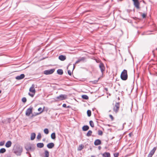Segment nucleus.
<instances>
[{
	"label": "nucleus",
	"mask_w": 157,
	"mask_h": 157,
	"mask_svg": "<svg viewBox=\"0 0 157 157\" xmlns=\"http://www.w3.org/2000/svg\"><path fill=\"white\" fill-rule=\"evenodd\" d=\"M90 125L92 128L94 127V124L93 122L92 121H90L89 122Z\"/></svg>",
	"instance_id": "30"
},
{
	"label": "nucleus",
	"mask_w": 157,
	"mask_h": 157,
	"mask_svg": "<svg viewBox=\"0 0 157 157\" xmlns=\"http://www.w3.org/2000/svg\"><path fill=\"white\" fill-rule=\"evenodd\" d=\"M132 135V133H130L128 135L129 136L131 137Z\"/></svg>",
	"instance_id": "46"
},
{
	"label": "nucleus",
	"mask_w": 157,
	"mask_h": 157,
	"mask_svg": "<svg viewBox=\"0 0 157 157\" xmlns=\"http://www.w3.org/2000/svg\"><path fill=\"white\" fill-rule=\"evenodd\" d=\"M67 73L68 74L70 75H71V71L70 70H68Z\"/></svg>",
	"instance_id": "39"
},
{
	"label": "nucleus",
	"mask_w": 157,
	"mask_h": 157,
	"mask_svg": "<svg viewBox=\"0 0 157 157\" xmlns=\"http://www.w3.org/2000/svg\"><path fill=\"white\" fill-rule=\"evenodd\" d=\"M71 65V64H69V65H69H69Z\"/></svg>",
	"instance_id": "54"
},
{
	"label": "nucleus",
	"mask_w": 157,
	"mask_h": 157,
	"mask_svg": "<svg viewBox=\"0 0 157 157\" xmlns=\"http://www.w3.org/2000/svg\"><path fill=\"white\" fill-rule=\"evenodd\" d=\"M79 62H80V61L78 59V60L75 63V64H76L78 63H79Z\"/></svg>",
	"instance_id": "45"
},
{
	"label": "nucleus",
	"mask_w": 157,
	"mask_h": 157,
	"mask_svg": "<svg viewBox=\"0 0 157 157\" xmlns=\"http://www.w3.org/2000/svg\"><path fill=\"white\" fill-rule=\"evenodd\" d=\"M98 148L99 150H100L101 149V147L100 146L98 147Z\"/></svg>",
	"instance_id": "47"
},
{
	"label": "nucleus",
	"mask_w": 157,
	"mask_h": 157,
	"mask_svg": "<svg viewBox=\"0 0 157 157\" xmlns=\"http://www.w3.org/2000/svg\"><path fill=\"white\" fill-rule=\"evenodd\" d=\"M155 50H157V48L155 49V50H154L152 51L153 54L154 56H155Z\"/></svg>",
	"instance_id": "42"
},
{
	"label": "nucleus",
	"mask_w": 157,
	"mask_h": 157,
	"mask_svg": "<svg viewBox=\"0 0 157 157\" xmlns=\"http://www.w3.org/2000/svg\"><path fill=\"white\" fill-rule=\"evenodd\" d=\"M57 74L59 75H62L63 74V70L61 69H58L57 70Z\"/></svg>",
	"instance_id": "21"
},
{
	"label": "nucleus",
	"mask_w": 157,
	"mask_h": 157,
	"mask_svg": "<svg viewBox=\"0 0 157 157\" xmlns=\"http://www.w3.org/2000/svg\"><path fill=\"white\" fill-rule=\"evenodd\" d=\"M119 99V98H118V99Z\"/></svg>",
	"instance_id": "55"
},
{
	"label": "nucleus",
	"mask_w": 157,
	"mask_h": 157,
	"mask_svg": "<svg viewBox=\"0 0 157 157\" xmlns=\"http://www.w3.org/2000/svg\"><path fill=\"white\" fill-rule=\"evenodd\" d=\"M36 137V134L35 133H32L31 134V140H34Z\"/></svg>",
	"instance_id": "19"
},
{
	"label": "nucleus",
	"mask_w": 157,
	"mask_h": 157,
	"mask_svg": "<svg viewBox=\"0 0 157 157\" xmlns=\"http://www.w3.org/2000/svg\"><path fill=\"white\" fill-rule=\"evenodd\" d=\"M99 67L101 71L102 74L105 70V67L103 63H99Z\"/></svg>",
	"instance_id": "10"
},
{
	"label": "nucleus",
	"mask_w": 157,
	"mask_h": 157,
	"mask_svg": "<svg viewBox=\"0 0 157 157\" xmlns=\"http://www.w3.org/2000/svg\"><path fill=\"white\" fill-rule=\"evenodd\" d=\"M91 157H95V156H94V155H91Z\"/></svg>",
	"instance_id": "52"
},
{
	"label": "nucleus",
	"mask_w": 157,
	"mask_h": 157,
	"mask_svg": "<svg viewBox=\"0 0 157 157\" xmlns=\"http://www.w3.org/2000/svg\"><path fill=\"white\" fill-rule=\"evenodd\" d=\"M44 133L46 134H48L49 133L48 129L47 128L44 129Z\"/></svg>",
	"instance_id": "32"
},
{
	"label": "nucleus",
	"mask_w": 157,
	"mask_h": 157,
	"mask_svg": "<svg viewBox=\"0 0 157 157\" xmlns=\"http://www.w3.org/2000/svg\"><path fill=\"white\" fill-rule=\"evenodd\" d=\"M44 157H49V152L47 150H45L44 151Z\"/></svg>",
	"instance_id": "22"
},
{
	"label": "nucleus",
	"mask_w": 157,
	"mask_h": 157,
	"mask_svg": "<svg viewBox=\"0 0 157 157\" xmlns=\"http://www.w3.org/2000/svg\"><path fill=\"white\" fill-rule=\"evenodd\" d=\"M26 154H29V155H30V156H31V155H30V153H29L28 152H26Z\"/></svg>",
	"instance_id": "50"
},
{
	"label": "nucleus",
	"mask_w": 157,
	"mask_h": 157,
	"mask_svg": "<svg viewBox=\"0 0 157 157\" xmlns=\"http://www.w3.org/2000/svg\"><path fill=\"white\" fill-rule=\"evenodd\" d=\"M25 77V75L24 74H21L20 75L17 76L15 77V78L18 80L21 79Z\"/></svg>",
	"instance_id": "11"
},
{
	"label": "nucleus",
	"mask_w": 157,
	"mask_h": 157,
	"mask_svg": "<svg viewBox=\"0 0 157 157\" xmlns=\"http://www.w3.org/2000/svg\"><path fill=\"white\" fill-rule=\"evenodd\" d=\"M89 126L87 125H84L82 128V129L83 131H86L89 129Z\"/></svg>",
	"instance_id": "18"
},
{
	"label": "nucleus",
	"mask_w": 157,
	"mask_h": 157,
	"mask_svg": "<svg viewBox=\"0 0 157 157\" xmlns=\"http://www.w3.org/2000/svg\"><path fill=\"white\" fill-rule=\"evenodd\" d=\"M146 14L145 13H143L142 15V17L143 18H145L146 17Z\"/></svg>",
	"instance_id": "41"
},
{
	"label": "nucleus",
	"mask_w": 157,
	"mask_h": 157,
	"mask_svg": "<svg viewBox=\"0 0 157 157\" xmlns=\"http://www.w3.org/2000/svg\"><path fill=\"white\" fill-rule=\"evenodd\" d=\"M67 98V96L66 94H61L56 97L57 101H62L66 99Z\"/></svg>",
	"instance_id": "3"
},
{
	"label": "nucleus",
	"mask_w": 157,
	"mask_h": 157,
	"mask_svg": "<svg viewBox=\"0 0 157 157\" xmlns=\"http://www.w3.org/2000/svg\"><path fill=\"white\" fill-rule=\"evenodd\" d=\"M12 142L10 141H8L5 144V146L6 147H9L11 146Z\"/></svg>",
	"instance_id": "17"
},
{
	"label": "nucleus",
	"mask_w": 157,
	"mask_h": 157,
	"mask_svg": "<svg viewBox=\"0 0 157 157\" xmlns=\"http://www.w3.org/2000/svg\"><path fill=\"white\" fill-rule=\"evenodd\" d=\"M25 149L27 151H33L34 150L35 148L32 147L30 145H27L25 147Z\"/></svg>",
	"instance_id": "6"
},
{
	"label": "nucleus",
	"mask_w": 157,
	"mask_h": 157,
	"mask_svg": "<svg viewBox=\"0 0 157 157\" xmlns=\"http://www.w3.org/2000/svg\"><path fill=\"white\" fill-rule=\"evenodd\" d=\"M120 107V103L119 102L116 103L115 104V106L113 108V111L116 113H117Z\"/></svg>",
	"instance_id": "7"
},
{
	"label": "nucleus",
	"mask_w": 157,
	"mask_h": 157,
	"mask_svg": "<svg viewBox=\"0 0 157 157\" xmlns=\"http://www.w3.org/2000/svg\"><path fill=\"white\" fill-rule=\"evenodd\" d=\"M125 124V123L123 124V128H124V125Z\"/></svg>",
	"instance_id": "51"
},
{
	"label": "nucleus",
	"mask_w": 157,
	"mask_h": 157,
	"mask_svg": "<svg viewBox=\"0 0 157 157\" xmlns=\"http://www.w3.org/2000/svg\"><path fill=\"white\" fill-rule=\"evenodd\" d=\"M128 77V76L127 71L124 69L121 73V78L122 80L125 81L127 79Z\"/></svg>",
	"instance_id": "2"
},
{
	"label": "nucleus",
	"mask_w": 157,
	"mask_h": 157,
	"mask_svg": "<svg viewBox=\"0 0 157 157\" xmlns=\"http://www.w3.org/2000/svg\"><path fill=\"white\" fill-rule=\"evenodd\" d=\"M54 144L53 143H50L47 144V147L49 149H51L54 147Z\"/></svg>",
	"instance_id": "14"
},
{
	"label": "nucleus",
	"mask_w": 157,
	"mask_h": 157,
	"mask_svg": "<svg viewBox=\"0 0 157 157\" xmlns=\"http://www.w3.org/2000/svg\"><path fill=\"white\" fill-rule=\"evenodd\" d=\"M82 98L84 99L88 100L89 99V97L86 95H83L82 96Z\"/></svg>",
	"instance_id": "24"
},
{
	"label": "nucleus",
	"mask_w": 157,
	"mask_h": 157,
	"mask_svg": "<svg viewBox=\"0 0 157 157\" xmlns=\"http://www.w3.org/2000/svg\"><path fill=\"white\" fill-rule=\"evenodd\" d=\"M92 133V131L91 130H90L86 134V136H87L89 137L91 135Z\"/></svg>",
	"instance_id": "25"
},
{
	"label": "nucleus",
	"mask_w": 157,
	"mask_h": 157,
	"mask_svg": "<svg viewBox=\"0 0 157 157\" xmlns=\"http://www.w3.org/2000/svg\"><path fill=\"white\" fill-rule=\"evenodd\" d=\"M44 108L45 107L44 106V107L42 110L39 113H35V114H33L32 116H36L37 115H38L39 114H40L42 112H43L44 110Z\"/></svg>",
	"instance_id": "27"
},
{
	"label": "nucleus",
	"mask_w": 157,
	"mask_h": 157,
	"mask_svg": "<svg viewBox=\"0 0 157 157\" xmlns=\"http://www.w3.org/2000/svg\"><path fill=\"white\" fill-rule=\"evenodd\" d=\"M37 139L38 140H40L41 138V135L40 133H39L37 136Z\"/></svg>",
	"instance_id": "33"
},
{
	"label": "nucleus",
	"mask_w": 157,
	"mask_h": 157,
	"mask_svg": "<svg viewBox=\"0 0 157 157\" xmlns=\"http://www.w3.org/2000/svg\"><path fill=\"white\" fill-rule=\"evenodd\" d=\"M21 100L23 102L25 103L26 101L27 100L25 97H23L22 98Z\"/></svg>",
	"instance_id": "35"
},
{
	"label": "nucleus",
	"mask_w": 157,
	"mask_h": 157,
	"mask_svg": "<svg viewBox=\"0 0 157 157\" xmlns=\"http://www.w3.org/2000/svg\"><path fill=\"white\" fill-rule=\"evenodd\" d=\"M133 2V5L137 9H139L140 8V3L138 0H132Z\"/></svg>",
	"instance_id": "4"
},
{
	"label": "nucleus",
	"mask_w": 157,
	"mask_h": 157,
	"mask_svg": "<svg viewBox=\"0 0 157 157\" xmlns=\"http://www.w3.org/2000/svg\"><path fill=\"white\" fill-rule=\"evenodd\" d=\"M44 146V144L43 143H38L37 144V146L38 147L41 148Z\"/></svg>",
	"instance_id": "20"
},
{
	"label": "nucleus",
	"mask_w": 157,
	"mask_h": 157,
	"mask_svg": "<svg viewBox=\"0 0 157 157\" xmlns=\"http://www.w3.org/2000/svg\"><path fill=\"white\" fill-rule=\"evenodd\" d=\"M107 125L109 126H110L109 124H107Z\"/></svg>",
	"instance_id": "53"
},
{
	"label": "nucleus",
	"mask_w": 157,
	"mask_h": 157,
	"mask_svg": "<svg viewBox=\"0 0 157 157\" xmlns=\"http://www.w3.org/2000/svg\"><path fill=\"white\" fill-rule=\"evenodd\" d=\"M113 155L114 157H118L119 155V153H114Z\"/></svg>",
	"instance_id": "36"
},
{
	"label": "nucleus",
	"mask_w": 157,
	"mask_h": 157,
	"mask_svg": "<svg viewBox=\"0 0 157 157\" xmlns=\"http://www.w3.org/2000/svg\"><path fill=\"white\" fill-rule=\"evenodd\" d=\"M80 62L81 61L84 62L86 59V58L85 57H82L78 59Z\"/></svg>",
	"instance_id": "28"
},
{
	"label": "nucleus",
	"mask_w": 157,
	"mask_h": 157,
	"mask_svg": "<svg viewBox=\"0 0 157 157\" xmlns=\"http://www.w3.org/2000/svg\"><path fill=\"white\" fill-rule=\"evenodd\" d=\"M109 117L111 118L112 121H113L114 120V118L112 115H109Z\"/></svg>",
	"instance_id": "40"
},
{
	"label": "nucleus",
	"mask_w": 157,
	"mask_h": 157,
	"mask_svg": "<svg viewBox=\"0 0 157 157\" xmlns=\"http://www.w3.org/2000/svg\"><path fill=\"white\" fill-rule=\"evenodd\" d=\"M87 115L88 117H90L91 115V111L90 110H88L87 112Z\"/></svg>",
	"instance_id": "31"
},
{
	"label": "nucleus",
	"mask_w": 157,
	"mask_h": 157,
	"mask_svg": "<svg viewBox=\"0 0 157 157\" xmlns=\"http://www.w3.org/2000/svg\"><path fill=\"white\" fill-rule=\"evenodd\" d=\"M30 157H31V156H30Z\"/></svg>",
	"instance_id": "57"
},
{
	"label": "nucleus",
	"mask_w": 157,
	"mask_h": 157,
	"mask_svg": "<svg viewBox=\"0 0 157 157\" xmlns=\"http://www.w3.org/2000/svg\"><path fill=\"white\" fill-rule=\"evenodd\" d=\"M101 141L99 139H96L94 142V144L95 145L98 146L101 144Z\"/></svg>",
	"instance_id": "13"
},
{
	"label": "nucleus",
	"mask_w": 157,
	"mask_h": 157,
	"mask_svg": "<svg viewBox=\"0 0 157 157\" xmlns=\"http://www.w3.org/2000/svg\"><path fill=\"white\" fill-rule=\"evenodd\" d=\"M33 107H30L26 111L25 115L27 116H29L30 114H31L32 112Z\"/></svg>",
	"instance_id": "8"
},
{
	"label": "nucleus",
	"mask_w": 157,
	"mask_h": 157,
	"mask_svg": "<svg viewBox=\"0 0 157 157\" xmlns=\"http://www.w3.org/2000/svg\"><path fill=\"white\" fill-rule=\"evenodd\" d=\"M4 144H5V142L4 141L0 142V146H3L4 145Z\"/></svg>",
	"instance_id": "37"
},
{
	"label": "nucleus",
	"mask_w": 157,
	"mask_h": 157,
	"mask_svg": "<svg viewBox=\"0 0 157 157\" xmlns=\"http://www.w3.org/2000/svg\"><path fill=\"white\" fill-rule=\"evenodd\" d=\"M6 151V150L4 148H2L0 149V153H3Z\"/></svg>",
	"instance_id": "29"
},
{
	"label": "nucleus",
	"mask_w": 157,
	"mask_h": 157,
	"mask_svg": "<svg viewBox=\"0 0 157 157\" xmlns=\"http://www.w3.org/2000/svg\"><path fill=\"white\" fill-rule=\"evenodd\" d=\"M42 109L41 107H40L38 109V110L39 111H41L42 110Z\"/></svg>",
	"instance_id": "43"
},
{
	"label": "nucleus",
	"mask_w": 157,
	"mask_h": 157,
	"mask_svg": "<svg viewBox=\"0 0 157 157\" xmlns=\"http://www.w3.org/2000/svg\"><path fill=\"white\" fill-rule=\"evenodd\" d=\"M98 134L99 135L101 136L103 134L102 132L100 130H99L98 131Z\"/></svg>",
	"instance_id": "34"
},
{
	"label": "nucleus",
	"mask_w": 157,
	"mask_h": 157,
	"mask_svg": "<svg viewBox=\"0 0 157 157\" xmlns=\"http://www.w3.org/2000/svg\"><path fill=\"white\" fill-rule=\"evenodd\" d=\"M156 150V147H154L153 149L150 151L147 157H152L153 155L154 154L155 151Z\"/></svg>",
	"instance_id": "9"
},
{
	"label": "nucleus",
	"mask_w": 157,
	"mask_h": 157,
	"mask_svg": "<svg viewBox=\"0 0 157 157\" xmlns=\"http://www.w3.org/2000/svg\"><path fill=\"white\" fill-rule=\"evenodd\" d=\"M84 146L82 144H81L79 146L78 148V151H81L83 148Z\"/></svg>",
	"instance_id": "26"
},
{
	"label": "nucleus",
	"mask_w": 157,
	"mask_h": 157,
	"mask_svg": "<svg viewBox=\"0 0 157 157\" xmlns=\"http://www.w3.org/2000/svg\"><path fill=\"white\" fill-rule=\"evenodd\" d=\"M58 58L60 60L63 61L66 59V56H65L61 55L59 56Z\"/></svg>",
	"instance_id": "15"
},
{
	"label": "nucleus",
	"mask_w": 157,
	"mask_h": 157,
	"mask_svg": "<svg viewBox=\"0 0 157 157\" xmlns=\"http://www.w3.org/2000/svg\"><path fill=\"white\" fill-rule=\"evenodd\" d=\"M35 85L33 84L30 87L29 90L30 92H32L34 94L35 93L36 91L35 89Z\"/></svg>",
	"instance_id": "12"
},
{
	"label": "nucleus",
	"mask_w": 157,
	"mask_h": 157,
	"mask_svg": "<svg viewBox=\"0 0 157 157\" xmlns=\"http://www.w3.org/2000/svg\"><path fill=\"white\" fill-rule=\"evenodd\" d=\"M75 64H73V70L75 68Z\"/></svg>",
	"instance_id": "49"
},
{
	"label": "nucleus",
	"mask_w": 157,
	"mask_h": 157,
	"mask_svg": "<svg viewBox=\"0 0 157 157\" xmlns=\"http://www.w3.org/2000/svg\"><path fill=\"white\" fill-rule=\"evenodd\" d=\"M55 71L54 68L46 70L44 71V74L46 75H49L52 74Z\"/></svg>",
	"instance_id": "5"
},
{
	"label": "nucleus",
	"mask_w": 157,
	"mask_h": 157,
	"mask_svg": "<svg viewBox=\"0 0 157 157\" xmlns=\"http://www.w3.org/2000/svg\"><path fill=\"white\" fill-rule=\"evenodd\" d=\"M62 106H63V107L66 108L67 105H66V104H63V105Z\"/></svg>",
	"instance_id": "44"
},
{
	"label": "nucleus",
	"mask_w": 157,
	"mask_h": 157,
	"mask_svg": "<svg viewBox=\"0 0 157 157\" xmlns=\"http://www.w3.org/2000/svg\"><path fill=\"white\" fill-rule=\"evenodd\" d=\"M51 138L53 140H55L56 138V134L55 132L52 133L51 135Z\"/></svg>",
	"instance_id": "23"
},
{
	"label": "nucleus",
	"mask_w": 157,
	"mask_h": 157,
	"mask_svg": "<svg viewBox=\"0 0 157 157\" xmlns=\"http://www.w3.org/2000/svg\"><path fill=\"white\" fill-rule=\"evenodd\" d=\"M66 108H71V106L70 105H68V106H67Z\"/></svg>",
	"instance_id": "48"
},
{
	"label": "nucleus",
	"mask_w": 157,
	"mask_h": 157,
	"mask_svg": "<svg viewBox=\"0 0 157 157\" xmlns=\"http://www.w3.org/2000/svg\"><path fill=\"white\" fill-rule=\"evenodd\" d=\"M34 94H34V93L33 94H31V93H28V94H29V96H31V97H33V96H34Z\"/></svg>",
	"instance_id": "38"
},
{
	"label": "nucleus",
	"mask_w": 157,
	"mask_h": 157,
	"mask_svg": "<svg viewBox=\"0 0 157 157\" xmlns=\"http://www.w3.org/2000/svg\"><path fill=\"white\" fill-rule=\"evenodd\" d=\"M23 150L22 147L21 146H17L14 149V152L17 155H20Z\"/></svg>",
	"instance_id": "1"
},
{
	"label": "nucleus",
	"mask_w": 157,
	"mask_h": 157,
	"mask_svg": "<svg viewBox=\"0 0 157 157\" xmlns=\"http://www.w3.org/2000/svg\"><path fill=\"white\" fill-rule=\"evenodd\" d=\"M119 99V98H118V99Z\"/></svg>",
	"instance_id": "56"
},
{
	"label": "nucleus",
	"mask_w": 157,
	"mask_h": 157,
	"mask_svg": "<svg viewBox=\"0 0 157 157\" xmlns=\"http://www.w3.org/2000/svg\"><path fill=\"white\" fill-rule=\"evenodd\" d=\"M102 154L103 157H110V154L108 152H105Z\"/></svg>",
	"instance_id": "16"
}]
</instances>
